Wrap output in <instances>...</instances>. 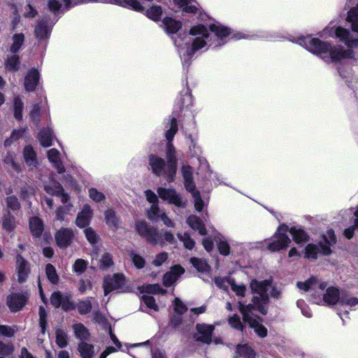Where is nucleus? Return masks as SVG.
<instances>
[{"label": "nucleus", "instance_id": "39448f33", "mask_svg": "<svg viewBox=\"0 0 358 358\" xmlns=\"http://www.w3.org/2000/svg\"><path fill=\"white\" fill-rule=\"evenodd\" d=\"M335 243L336 237L334 231L332 229H328L322 236V240L320 242V248L313 243L307 245L305 249V257L315 259L317 257L318 253L329 255L331 253V248Z\"/></svg>", "mask_w": 358, "mask_h": 358}, {"label": "nucleus", "instance_id": "20e7f679", "mask_svg": "<svg viewBox=\"0 0 358 358\" xmlns=\"http://www.w3.org/2000/svg\"><path fill=\"white\" fill-rule=\"evenodd\" d=\"M297 287L302 292H309L314 301L318 305L332 306L336 304L338 306L341 293L334 287H327V283L316 277H311L304 282H298Z\"/></svg>", "mask_w": 358, "mask_h": 358}, {"label": "nucleus", "instance_id": "69168bd1", "mask_svg": "<svg viewBox=\"0 0 358 358\" xmlns=\"http://www.w3.org/2000/svg\"><path fill=\"white\" fill-rule=\"evenodd\" d=\"M217 247L220 252L223 255H228L230 252L229 243L225 240H220L217 243Z\"/></svg>", "mask_w": 358, "mask_h": 358}, {"label": "nucleus", "instance_id": "680f3d73", "mask_svg": "<svg viewBox=\"0 0 358 358\" xmlns=\"http://www.w3.org/2000/svg\"><path fill=\"white\" fill-rule=\"evenodd\" d=\"M174 310L178 314H182L187 310V306L180 301L179 298H176L173 301Z\"/></svg>", "mask_w": 358, "mask_h": 358}, {"label": "nucleus", "instance_id": "49530a36", "mask_svg": "<svg viewBox=\"0 0 358 358\" xmlns=\"http://www.w3.org/2000/svg\"><path fill=\"white\" fill-rule=\"evenodd\" d=\"M50 34L48 27L43 22H39L35 29L36 36L38 38H44Z\"/></svg>", "mask_w": 358, "mask_h": 358}, {"label": "nucleus", "instance_id": "ddd939ff", "mask_svg": "<svg viewBox=\"0 0 358 358\" xmlns=\"http://www.w3.org/2000/svg\"><path fill=\"white\" fill-rule=\"evenodd\" d=\"M157 194L162 199L176 206L184 207L186 205V201H183L180 195L173 189L159 187L157 189Z\"/></svg>", "mask_w": 358, "mask_h": 358}, {"label": "nucleus", "instance_id": "6ab92c4d", "mask_svg": "<svg viewBox=\"0 0 358 358\" xmlns=\"http://www.w3.org/2000/svg\"><path fill=\"white\" fill-rule=\"evenodd\" d=\"M50 301L56 308L62 306L64 310L72 308L73 306L67 296L62 295L60 292H55L52 294Z\"/></svg>", "mask_w": 358, "mask_h": 358}, {"label": "nucleus", "instance_id": "bb28decb", "mask_svg": "<svg viewBox=\"0 0 358 358\" xmlns=\"http://www.w3.org/2000/svg\"><path fill=\"white\" fill-rule=\"evenodd\" d=\"M187 222L188 225L194 231H198L201 235H206V229L203 222L196 215H190Z\"/></svg>", "mask_w": 358, "mask_h": 358}, {"label": "nucleus", "instance_id": "2f4dec72", "mask_svg": "<svg viewBox=\"0 0 358 358\" xmlns=\"http://www.w3.org/2000/svg\"><path fill=\"white\" fill-rule=\"evenodd\" d=\"M190 262L194 267L201 274H210V266L203 259L193 257L190 259Z\"/></svg>", "mask_w": 358, "mask_h": 358}, {"label": "nucleus", "instance_id": "aec40b11", "mask_svg": "<svg viewBox=\"0 0 358 358\" xmlns=\"http://www.w3.org/2000/svg\"><path fill=\"white\" fill-rule=\"evenodd\" d=\"M45 192L51 195L59 196L62 202L65 203L69 200V196L64 193L62 187L56 181H50L48 185L45 186Z\"/></svg>", "mask_w": 358, "mask_h": 358}, {"label": "nucleus", "instance_id": "13d9d810", "mask_svg": "<svg viewBox=\"0 0 358 358\" xmlns=\"http://www.w3.org/2000/svg\"><path fill=\"white\" fill-rule=\"evenodd\" d=\"M14 352V347L11 344H6L0 341V355L9 356Z\"/></svg>", "mask_w": 358, "mask_h": 358}, {"label": "nucleus", "instance_id": "3c124183", "mask_svg": "<svg viewBox=\"0 0 358 358\" xmlns=\"http://www.w3.org/2000/svg\"><path fill=\"white\" fill-rule=\"evenodd\" d=\"M232 280H233L230 278L218 277L215 278V283L218 287L223 289L224 290H227L229 287H231Z\"/></svg>", "mask_w": 358, "mask_h": 358}, {"label": "nucleus", "instance_id": "9d476101", "mask_svg": "<svg viewBox=\"0 0 358 358\" xmlns=\"http://www.w3.org/2000/svg\"><path fill=\"white\" fill-rule=\"evenodd\" d=\"M125 278L122 273L107 275L103 279V288L106 296L113 291L123 292L124 291Z\"/></svg>", "mask_w": 358, "mask_h": 358}, {"label": "nucleus", "instance_id": "8fccbe9b", "mask_svg": "<svg viewBox=\"0 0 358 358\" xmlns=\"http://www.w3.org/2000/svg\"><path fill=\"white\" fill-rule=\"evenodd\" d=\"M87 267V262L85 261L82 259H78L73 266V271L77 273L78 275H80L83 273Z\"/></svg>", "mask_w": 358, "mask_h": 358}, {"label": "nucleus", "instance_id": "052dcab7", "mask_svg": "<svg viewBox=\"0 0 358 358\" xmlns=\"http://www.w3.org/2000/svg\"><path fill=\"white\" fill-rule=\"evenodd\" d=\"M6 204L8 208L13 210H17L20 207L18 199L14 196H8L6 199Z\"/></svg>", "mask_w": 358, "mask_h": 358}, {"label": "nucleus", "instance_id": "cd10ccee", "mask_svg": "<svg viewBox=\"0 0 358 358\" xmlns=\"http://www.w3.org/2000/svg\"><path fill=\"white\" fill-rule=\"evenodd\" d=\"M47 155L49 161L57 169L59 173L64 171V167L61 166L59 152L57 149L52 148L49 150L47 152Z\"/></svg>", "mask_w": 358, "mask_h": 358}, {"label": "nucleus", "instance_id": "864d4df0", "mask_svg": "<svg viewBox=\"0 0 358 358\" xmlns=\"http://www.w3.org/2000/svg\"><path fill=\"white\" fill-rule=\"evenodd\" d=\"M91 256L92 252L97 253L101 250V245L99 243V237L91 230Z\"/></svg>", "mask_w": 358, "mask_h": 358}, {"label": "nucleus", "instance_id": "f3484780", "mask_svg": "<svg viewBox=\"0 0 358 358\" xmlns=\"http://www.w3.org/2000/svg\"><path fill=\"white\" fill-rule=\"evenodd\" d=\"M27 297L23 294H10L7 299V304L13 312L20 310L26 303Z\"/></svg>", "mask_w": 358, "mask_h": 358}, {"label": "nucleus", "instance_id": "a211bd4d", "mask_svg": "<svg viewBox=\"0 0 358 358\" xmlns=\"http://www.w3.org/2000/svg\"><path fill=\"white\" fill-rule=\"evenodd\" d=\"M90 223V208L85 206L84 209L80 212L77 216L76 224L80 228L85 229V236L90 241V229L87 226Z\"/></svg>", "mask_w": 358, "mask_h": 358}, {"label": "nucleus", "instance_id": "7c9ffc66", "mask_svg": "<svg viewBox=\"0 0 358 358\" xmlns=\"http://www.w3.org/2000/svg\"><path fill=\"white\" fill-rule=\"evenodd\" d=\"M163 24L168 34L176 33L182 27L180 21L175 20L171 17H165Z\"/></svg>", "mask_w": 358, "mask_h": 358}, {"label": "nucleus", "instance_id": "c9c22d12", "mask_svg": "<svg viewBox=\"0 0 358 358\" xmlns=\"http://www.w3.org/2000/svg\"><path fill=\"white\" fill-rule=\"evenodd\" d=\"M288 232L293 237V240L296 243H301L306 242L308 240V236L305 233V231L301 229H296L295 227H292L289 229Z\"/></svg>", "mask_w": 358, "mask_h": 358}, {"label": "nucleus", "instance_id": "6e6d98bb", "mask_svg": "<svg viewBox=\"0 0 358 358\" xmlns=\"http://www.w3.org/2000/svg\"><path fill=\"white\" fill-rule=\"evenodd\" d=\"M355 229H358V209L355 212L354 226L349 227L344 231L345 236L348 239L351 238Z\"/></svg>", "mask_w": 358, "mask_h": 358}, {"label": "nucleus", "instance_id": "f704fd0d", "mask_svg": "<svg viewBox=\"0 0 358 358\" xmlns=\"http://www.w3.org/2000/svg\"><path fill=\"white\" fill-rule=\"evenodd\" d=\"M347 21L351 24L352 31L358 33V4L348 12Z\"/></svg>", "mask_w": 358, "mask_h": 358}, {"label": "nucleus", "instance_id": "ea45409f", "mask_svg": "<svg viewBox=\"0 0 358 358\" xmlns=\"http://www.w3.org/2000/svg\"><path fill=\"white\" fill-rule=\"evenodd\" d=\"M68 335L63 329H57L56 331V343L59 348H65L68 345Z\"/></svg>", "mask_w": 358, "mask_h": 358}, {"label": "nucleus", "instance_id": "37998d69", "mask_svg": "<svg viewBox=\"0 0 358 358\" xmlns=\"http://www.w3.org/2000/svg\"><path fill=\"white\" fill-rule=\"evenodd\" d=\"M189 192L191 193L194 199L195 209L199 212L201 211L206 203L201 199L199 192L197 191L196 188H194V190Z\"/></svg>", "mask_w": 358, "mask_h": 358}, {"label": "nucleus", "instance_id": "4c0bfd02", "mask_svg": "<svg viewBox=\"0 0 358 358\" xmlns=\"http://www.w3.org/2000/svg\"><path fill=\"white\" fill-rule=\"evenodd\" d=\"M2 227L6 231H10L15 227V217L7 212L2 218Z\"/></svg>", "mask_w": 358, "mask_h": 358}, {"label": "nucleus", "instance_id": "de8ad7c7", "mask_svg": "<svg viewBox=\"0 0 358 358\" xmlns=\"http://www.w3.org/2000/svg\"><path fill=\"white\" fill-rule=\"evenodd\" d=\"M178 237L180 241L184 244V246L189 250L194 248L195 245L194 241L190 237V236L185 233L184 234H178Z\"/></svg>", "mask_w": 358, "mask_h": 358}, {"label": "nucleus", "instance_id": "09e8293b", "mask_svg": "<svg viewBox=\"0 0 358 358\" xmlns=\"http://www.w3.org/2000/svg\"><path fill=\"white\" fill-rule=\"evenodd\" d=\"M129 257L137 268H142L144 267L145 262L142 256L135 253L134 251H131L129 252Z\"/></svg>", "mask_w": 358, "mask_h": 358}, {"label": "nucleus", "instance_id": "7ed1b4c3", "mask_svg": "<svg viewBox=\"0 0 358 358\" xmlns=\"http://www.w3.org/2000/svg\"><path fill=\"white\" fill-rule=\"evenodd\" d=\"M210 31L211 34L203 25H196L190 29L189 34L194 37L192 41L194 50L207 49L211 45H222L225 43L224 38L231 34L228 28L220 24L210 25Z\"/></svg>", "mask_w": 358, "mask_h": 358}, {"label": "nucleus", "instance_id": "4d7b16f0", "mask_svg": "<svg viewBox=\"0 0 358 358\" xmlns=\"http://www.w3.org/2000/svg\"><path fill=\"white\" fill-rule=\"evenodd\" d=\"M229 324L230 326L239 331H243V325L238 316L234 315L229 318Z\"/></svg>", "mask_w": 358, "mask_h": 358}, {"label": "nucleus", "instance_id": "473e14b6", "mask_svg": "<svg viewBox=\"0 0 358 358\" xmlns=\"http://www.w3.org/2000/svg\"><path fill=\"white\" fill-rule=\"evenodd\" d=\"M114 3L120 6L133 9L136 11H142L143 7L137 0H114Z\"/></svg>", "mask_w": 358, "mask_h": 358}, {"label": "nucleus", "instance_id": "2eb2a0df", "mask_svg": "<svg viewBox=\"0 0 358 358\" xmlns=\"http://www.w3.org/2000/svg\"><path fill=\"white\" fill-rule=\"evenodd\" d=\"M16 270L17 273L18 282H25L29 274L30 268L29 262L21 255H17L16 257Z\"/></svg>", "mask_w": 358, "mask_h": 358}, {"label": "nucleus", "instance_id": "412c9836", "mask_svg": "<svg viewBox=\"0 0 358 358\" xmlns=\"http://www.w3.org/2000/svg\"><path fill=\"white\" fill-rule=\"evenodd\" d=\"M185 272L184 268L179 266L176 265L171 268V271L167 272L163 279L164 285L166 287L172 285Z\"/></svg>", "mask_w": 358, "mask_h": 358}, {"label": "nucleus", "instance_id": "72a5a7b5", "mask_svg": "<svg viewBox=\"0 0 358 358\" xmlns=\"http://www.w3.org/2000/svg\"><path fill=\"white\" fill-rule=\"evenodd\" d=\"M104 215L106 223L109 227L116 229L119 227L120 220L114 210L108 209L105 212Z\"/></svg>", "mask_w": 358, "mask_h": 358}, {"label": "nucleus", "instance_id": "5701e85b", "mask_svg": "<svg viewBox=\"0 0 358 358\" xmlns=\"http://www.w3.org/2000/svg\"><path fill=\"white\" fill-rule=\"evenodd\" d=\"M23 156L25 163L29 167L30 170L38 166V162L36 159V154L32 147L30 145L26 146L23 151Z\"/></svg>", "mask_w": 358, "mask_h": 358}, {"label": "nucleus", "instance_id": "774afa93", "mask_svg": "<svg viewBox=\"0 0 358 358\" xmlns=\"http://www.w3.org/2000/svg\"><path fill=\"white\" fill-rule=\"evenodd\" d=\"M168 254L166 252H161L157 255L152 261V264L155 266H159L167 259Z\"/></svg>", "mask_w": 358, "mask_h": 358}, {"label": "nucleus", "instance_id": "6e6552de", "mask_svg": "<svg viewBox=\"0 0 358 358\" xmlns=\"http://www.w3.org/2000/svg\"><path fill=\"white\" fill-rule=\"evenodd\" d=\"M358 306V298L350 293L342 292L338 306V315L345 322L348 318V315L350 310H355Z\"/></svg>", "mask_w": 358, "mask_h": 358}, {"label": "nucleus", "instance_id": "e433bc0d", "mask_svg": "<svg viewBox=\"0 0 358 358\" xmlns=\"http://www.w3.org/2000/svg\"><path fill=\"white\" fill-rule=\"evenodd\" d=\"M38 140L43 147H49L52 145V133L50 129L42 130L38 134Z\"/></svg>", "mask_w": 358, "mask_h": 358}, {"label": "nucleus", "instance_id": "338daca9", "mask_svg": "<svg viewBox=\"0 0 358 358\" xmlns=\"http://www.w3.org/2000/svg\"><path fill=\"white\" fill-rule=\"evenodd\" d=\"M231 289L236 294L237 296H243L245 294L246 288L243 285H236L234 280L231 285Z\"/></svg>", "mask_w": 358, "mask_h": 358}, {"label": "nucleus", "instance_id": "9b49d317", "mask_svg": "<svg viewBox=\"0 0 358 358\" xmlns=\"http://www.w3.org/2000/svg\"><path fill=\"white\" fill-rule=\"evenodd\" d=\"M149 164L155 175L164 176L169 182L174 180L176 175L170 176L167 173L168 163L166 164L163 159L155 155H150L149 157Z\"/></svg>", "mask_w": 358, "mask_h": 358}, {"label": "nucleus", "instance_id": "b1692460", "mask_svg": "<svg viewBox=\"0 0 358 358\" xmlns=\"http://www.w3.org/2000/svg\"><path fill=\"white\" fill-rule=\"evenodd\" d=\"M94 321L100 324L103 328L108 329V332L113 343L117 347L120 348V343L116 336L113 334L111 327L108 325L107 319L102 313H96L94 318Z\"/></svg>", "mask_w": 358, "mask_h": 358}, {"label": "nucleus", "instance_id": "4be33fe9", "mask_svg": "<svg viewBox=\"0 0 358 358\" xmlns=\"http://www.w3.org/2000/svg\"><path fill=\"white\" fill-rule=\"evenodd\" d=\"M40 75L38 71L32 69L28 71L24 78V87L28 92L34 91L39 81Z\"/></svg>", "mask_w": 358, "mask_h": 358}, {"label": "nucleus", "instance_id": "1a4fd4ad", "mask_svg": "<svg viewBox=\"0 0 358 358\" xmlns=\"http://www.w3.org/2000/svg\"><path fill=\"white\" fill-rule=\"evenodd\" d=\"M135 230L141 236H144L147 241L151 244H163V241L159 238L162 234H159L154 227H149L144 221H137L135 224Z\"/></svg>", "mask_w": 358, "mask_h": 358}, {"label": "nucleus", "instance_id": "e2e57ef3", "mask_svg": "<svg viewBox=\"0 0 358 358\" xmlns=\"http://www.w3.org/2000/svg\"><path fill=\"white\" fill-rule=\"evenodd\" d=\"M143 301L148 308L152 309L155 311L158 310V306L155 303L154 297L151 296L144 295L143 296Z\"/></svg>", "mask_w": 358, "mask_h": 358}, {"label": "nucleus", "instance_id": "f03ea898", "mask_svg": "<svg viewBox=\"0 0 358 358\" xmlns=\"http://www.w3.org/2000/svg\"><path fill=\"white\" fill-rule=\"evenodd\" d=\"M250 289L253 293L252 304L245 306L240 303L239 308L245 322H247L259 336L264 338L267 335V329L259 322V317H253L252 310L256 309L263 315H266L269 296L278 298L280 296V291L273 286L268 280L262 281L252 280L250 282Z\"/></svg>", "mask_w": 358, "mask_h": 358}, {"label": "nucleus", "instance_id": "bf43d9fd", "mask_svg": "<svg viewBox=\"0 0 358 358\" xmlns=\"http://www.w3.org/2000/svg\"><path fill=\"white\" fill-rule=\"evenodd\" d=\"M159 209L158 203L152 204L150 208L148 211V217L149 220L155 221L158 218Z\"/></svg>", "mask_w": 358, "mask_h": 358}, {"label": "nucleus", "instance_id": "c756f323", "mask_svg": "<svg viewBox=\"0 0 358 358\" xmlns=\"http://www.w3.org/2000/svg\"><path fill=\"white\" fill-rule=\"evenodd\" d=\"M236 354L245 358H255L257 356V352L248 344H238Z\"/></svg>", "mask_w": 358, "mask_h": 358}, {"label": "nucleus", "instance_id": "c03bdc74", "mask_svg": "<svg viewBox=\"0 0 358 358\" xmlns=\"http://www.w3.org/2000/svg\"><path fill=\"white\" fill-rule=\"evenodd\" d=\"M45 273H46V275H47L48 280L52 283L55 284L58 282L59 277L57 275L56 269H55V266L53 265H52L51 264H48L46 265Z\"/></svg>", "mask_w": 358, "mask_h": 358}, {"label": "nucleus", "instance_id": "0eeeda50", "mask_svg": "<svg viewBox=\"0 0 358 358\" xmlns=\"http://www.w3.org/2000/svg\"><path fill=\"white\" fill-rule=\"evenodd\" d=\"M289 228L287 225H280L275 234L265 241L266 248L271 252H276L287 248L291 240L287 236Z\"/></svg>", "mask_w": 358, "mask_h": 358}, {"label": "nucleus", "instance_id": "c85d7f7f", "mask_svg": "<svg viewBox=\"0 0 358 358\" xmlns=\"http://www.w3.org/2000/svg\"><path fill=\"white\" fill-rule=\"evenodd\" d=\"M174 3L185 12L196 13L198 9V3L195 0H174Z\"/></svg>", "mask_w": 358, "mask_h": 358}, {"label": "nucleus", "instance_id": "f257e3e1", "mask_svg": "<svg viewBox=\"0 0 358 358\" xmlns=\"http://www.w3.org/2000/svg\"><path fill=\"white\" fill-rule=\"evenodd\" d=\"M321 37H335L347 46L332 45L310 36L298 38L296 43L310 52L318 56L327 63L340 64L345 60L355 58L354 48L358 47V38L354 37L349 30L342 27H336L331 22L320 34Z\"/></svg>", "mask_w": 358, "mask_h": 358}, {"label": "nucleus", "instance_id": "a19ab883", "mask_svg": "<svg viewBox=\"0 0 358 358\" xmlns=\"http://www.w3.org/2000/svg\"><path fill=\"white\" fill-rule=\"evenodd\" d=\"M113 266V261L109 253H104L99 260V266L102 270H106Z\"/></svg>", "mask_w": 358, "mask_h": 358}, {"label": "nucleus", "instance_id": "a878e982", "mask_svg": "<svg viewBox=\"0 0 358 358\" xmlns=\"http://www.w3.org/2000/svg\"><path fill=\"white\" fill-rule=\"evenodd\" d=\"M29 228L32 236L39 238L43 231V223L40 218L33 217L29 220Z\"/></svg>", "mask_w": 358, "mask_h": 358}, {"label": "nucleus", "instance_id": "603ef678", "mask_svg": "<svg viewBox=\"0 0 358 358\" xmlns=\"http://www.w3.org/2000/svg\"><path fill=\"white\" fill-rule=\"evenodd\" d=\"M16 331L17 327L15 326L10 327L0 324V336L12 337L14 336Z\"/></svg>", "mask_w": 358, "mask_h": 358}, {"label": "nucleus", "instance_id": "393cba45", "mask_svg": "<svg viewBox=\"0 0 358 358\" xmlns=\"http://www.w3.org/2000/svg\"><path fill=\"white\" fill-rule=\"evenodd\" d=\"M182 174L184 179L185 189L187 191H192L196 188L192 179V169L190 166H183L182 167Z\"/></svg>", "mask_w": 358, "mask_h": 358}, {"label": "nucleus", "instance_id": "f8f14e48", "mask_svg": "<svg viewBox=\"0 0 358 358\" xmlns=\"http://www.w3.org/2000/svg\"><path fill=\"white\" fill-rule=\"evenodd\" d=\"M76 336L81 340V343L78 345V351L82 358H90V347L85 341L87 339L88 331L82 324H77L73 326Z\"/></svg>", "mask_w": 358, "mask_h": 358}, {"label": "nucleus", "instance_id": "79ce46f5", "mask_svg": "<svg viewBox=\"0 0 358 358\" xmlns=\"http://www.w3.org/2000/svg\"><path fill=\"white\" fill-rule=\"evenodd\" d=\"M162 13V8L158 6H152L146 11L147 17L154 21H159L161 18Z\"/></svg>", "mask_w": 358, "mask_h": 358}, {"label": "nucleus", "instance_id": "dca6fc26", "mask_svg": "<svg viewBox=\"0 0 358 358\" xmlns=\"http://www.w3.org/2000/svg\"><path fill=\"white\" fill-rule=\"evenodd\" d=\"M73 238V232L71 229L62 228L55 234V240L59 248L68 247Z\"/></svg>", "mask_w": 358, "mask_h": 358}, {"label": "nucleus", "instance_id": "a18cd8bd", "mask_svg": "<svg viewBox=\"0 0 358 358\" xmlns=\"http://www.w3.org/2000/svg\"><path fill=\"white\" fill-rule=\"evenodd\" d=\"M24 35L22 34H15L13 37V44L10 46V51L13 53L17 52L24 42Z\"/></svg>", "mask_w": 358, "mask_h": 358}, {"label": "nucleus", "instance_id": "423d86ee", "mask_svg": "<svg viewBox=\"0 0 358 358\" xmlns=\"http://www.w3.org/2000/svg\"><path fill=\"white\" fill-rule=\"evenodd\" d=\"M178 131L177 120L173 117L170 122V128L166 132V138L168 141L166 157L168 162L167 173L170 176L176 175L177 172V159L175 155V148L171 143Z\"/></svg>", "mask_w": 358, "mask_h": 358}, {"label": "nucleus", "instance_id": "5fc2aeb1", "mask_svg": "<svg viewBox=\"0 0 358 358\" xmlns=\"http://www.w3.org/2000/svg\"><path fill=\"white\" fill-rule=\"evenodd\" d=\"M23 103L22 100L17 97L14 101V115L17 120H20L22 117Z\"/></svg>", "mask_w": 358, "mask_h": 358}, {"label": "nucleus", "instance_id": "58836bf2", "mask_svg": "<svg viewBox=\"0 0 358 358\" xmlns=\"http://www.w3.org/2000/svg\"><path fill=\"white\" fill-rule=\"evenodd\" d=\"M19 57L15 55L8 56L5 62L6 69L11 71H17L19 69Z\"/></svg>", "mask_w": 358, "mask_h": 358}, {"label": "nucleus", "instance_id": "0e129e2a", "mask_svg": "<svg viewBox=\"0 0 358 358\" xmlns=\"http://www.w3.org/2000/svg\"><path fill=\"white\" fill-rule=\"evenodd\" d=\"M40 107L38 104H34L33 106V108L30 111V118L36 124L38 123L40 120Z\"/></svg>", "mask_w": 358, "mask_h": 358}, {"label": "nucleus", "instance_id": "4468645a", "mask_svg": "<svg viewBox=\"0 0 358 358\" xmlns=\"http://www.w3.org/2000/svg\"><path fill=\"white\" fill-rule=\"evenodd\" d=\"M214 329L215 327L213 324H197L194 338L203 343L210 344L212 342V334Z\"/></svg>", "mask_w": 358, "mask_h": 358}]
</instances>
